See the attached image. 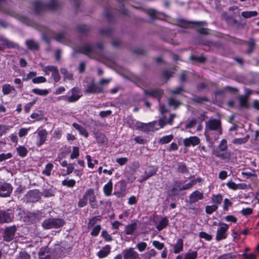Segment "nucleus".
I'll return each instance as SVG.
<instances>
[{
  "mask_svg": "<svg viewBox=\"0 0 259 259\" xmlns=\"http://www.w3.org/2000/svg\"><path fill=\"white\" fill-rule=\"evenodd\" d=\"M103 48V45L101 43H99L97 46L85 43L78 49V51L91 58L99 59L98 56Z\"/></svg>",
  "mask_w": 259,
  "mask_h": 259,
  "instance_id": "f257e3e1",
  "label": "nucleus"
},
{
  "mask_svg": "<svg viewBox=\"0 0 259 259\" xmlns=\"http://www.w3.org/2000/svg\"><path fill=\"white\" fill-rule=\"evenodd\" d=\"M59 6L58 0H50L47 5H43L40 1H36L33 4L34 13L39 14L45 10H55Z\"/></svg>",
  "mask_w": 259,
  "mask_h": 259,
  "instance_id": "f03ea898",
  "label": "nucleus"
},
{
  "mask_svg": "<svg viewBox=\"0 0 259 259\" xmlns=\"http://www.w3.org/2000/svg\"><path fill=\"white\" fill-rule=\"evenodd\" d=\"M205 130L206 132H214L215 133L214 139L217 140L219 137L222 134L221 120L217 119H210L206 122Z\"/></svg>",
  "mask_w": 259,
  "mask_h": 259,
  "instance_id": "7ed1b4c3",
  "label": "nucleus"
},
{
  "mask_svg": "<svg viewBox=\"0 0 259 259\" xmlns=\"http://www.w3.org/2000/svg\"><path fill=\"white\" fill-rule=\"evenodd\" d=\"M137 128L144 132H153L162 127V119L160 118L158 122L153 121L148 123L137 122L136 123Z\"/></svg>",
  "mask_w": 259,
  "mask_h": 259,
  "instance_id": "20e7f679",
  "label": "nucleus"
},
{
  "mask_svg": "<svg viewBox=\"0 0 259 259\" xmlns=\"http://www.w3.org/2000/svg\"><path fill=\"white\" fill-rule=\"evenodd\" d=\"M196 184V181L194 179L185 185H183L180 182H176L172 189L168 191V194L170 195H177L180 191L189 189Z\"/></svg>",
  "mask_w": 259,
  "mask_h": 259,
  "instance_id": "39448f33",
  "label": "nucleus"
},
{
  "mask_svg": "<svg viewBox=\"0 0 259 259\" xmlns=\"http://www.w3.org/2000/svg\"><path fill=\"white\" fill-rule=\"evenodd\" d=\"M62 219L58 218H50L45 220L42 223V227L45 229L58 228L64 225Z\"/></svg>",
  "mask_w": 259,
  "mask_h": 259,
  "instance_id": "423d86ee",
  "label": "nucleus"
},
{
  "mask_svg": "<svg viewBox=\"0 0 259 259\" xmlns=\"http://www.w3.org/2000/svg\"><path fill=\"white\" fill-rule=\"evenodd\" d=\"M7 14L10 15L12 17L16 18L17 20L19 21L20 22H22V23L30 26H35V23L31 19H30L29 18L27 17L26 16L16 13L14 12H5Z\"/></svg>",
  "mask_w": 259,
  "mask_h": 259,
  "instance_id": "0eeeda50",
  "label": "nucleus"
},
{
  "mask_svg": "<svg viewBox=\"0 0 259 259\" xmlns=\"http://www.w3.org/2000/svg\"><path fill=\"white\" fill-rule=\"evenodd\" d=\"M229 227V225L225 223H221L219 224L215 236V240L217 241H220L227 237V232Z\"/></svg>",
  "mask_w": 259,
  "mask_h": 259,
  "instance_id": "6e6552de",
  "label": "nucleus"
},
{
  "mask_svg": "<svg viewBox=\"0 0 259 259\" xmlns=\"http://www.w3.org/2000/svg\"><path fill=\"white\" fill-rule=\"evenodd\" d=\"M115 191L114 194L117 197H122L125 196L126 190V184L124 181H120L115 185Z\"/></svg>",
  "mask_w": 259,
  "mask_h": 259,
  "instance_id": "1a4fd4ad",
  "label": "nucleus"
},
{
  "mask_svg": "<svg viewBox=\"0 0 259 259\" xmlns=\"http://www.w3.org/2000/svg\"><path fill=\"white\" fill-rule=\"evenodd\" d=\"M40 198L38 190H30L24 196V199L27 202H35Z\"/></svg>",
  "mask_w": 259,
  "mask_h": 259,
  "instance_id": "9d476101",
  "label": "nucleus"
},
{
  "mask_svg": "<svg viewBox=\"0 0 259 259\" xmlns=\"http://www.w3.org/2000/svg\"><path fill=\"white\" fill-rule=\"evenodd\" d=\"M17 229L15 226L7 227L3 235L4 240L10 242L13 239Z\"/></svg>",
  "mask_w": 259,
  "mask_h": 259,
  "instance_id": "9b49d317",
  "label": "nucleus"
},
{
  "mask_svg": "<svg viewBox=\"0 0 259 259\" xmlns=\"http://www.w3.org/2000/svg\"><path fill=\"white\" fill-rule=\"evenodd\" d=\"M122 255L123 259H140L139 254L132 247L123 250Z\"/></svg>",
  "mask_w": 259,
  "mask_h": 259,
  "instance_id": "f8f14e48",
  "label": "nucleus"
},
{
  "mask_svg": "<svg viewBox=\"0 0 259 259\" xmlns=\"http://www.w3.org/2000/svg\"><path fill=\"white\" fill-rule=\"evenodd\" d=\"M85 196H87V200L89 201V203L93 208H96L98 207V204L96 201V196L94 193V191L92 189H89L85 192Z\"/></svg>",
  "mask_w": 259,
  "mask_h": 259,
  "instance_id": "ddd939ff",
  "label": "nucleus"
},
{
  "mask_svg": "<svg viewBox=\"0 0 259 259\" xmlns=\"http://www.w3.org/2000/svg\"><path fill=\"white\" fill-rule=\"evenodd\" d=\"M14 218L12 211L8 209V211H0V223L11 222Z\"/></svg>",
  "mask_w": 259,
  "mask_h": 259,
  "instance_id": "4468645a",
  "label": "nucleus"
},
{
  "mask_svg": "<svg viewBox=\"0 0 259 259\" xmlns=\"http://www.w3.org/2000/svg\"><path fill=\"white\" fill-rule=\"evenodd\" d=\"M13 190L12 186L8 183L0 184V196L3 197H8Z\"/></svg>",
  "mask_w": 259,
  "mask_h": 259,
  "instance_id": "2eb2a0df",
  "label": "nucleus"
},
{
  "mask_svg": "<svg viewBox=\"0 0 259 259\" xmlns=\"http://www.w3.org/2000/svg\"><path fill=\"white\" fill-rule=\"evenodd\" d=\"M85 92L87 93L98 94L103 92V89L99 85L92 82L89 84L85 90Z\"/></svg>",
  "mask_w": 259,
  "mask_h": 259,
  "instance_id": "dca6fc26",
  "label": "nucleus"
},
{
  "mask_svg": "<svg viewBox=\"0 0 259 259\" xmlns=\"http://www.w3.org/2000/svg\"><path fill=\"white\" fill-rule=\"evenodd\" d=\"M200 143V139L196 136H191L184 139V145L186 147L195 146Z\"/></svg>",
  "mask_w": 259,
  "mask_h": 259,
  "instance_id": "f3484780",
  "label": "nucleus"
},
{
  "mask_svg": "<svg viewBox=\"0 0 259 259\" xmlns=\"http://www.w3.org/2000/svg\"><path fill=\"white\" fill-rule=\"evenodd\" d=\"M52 253L47 247H41L38 252L39 259H52Z\"/></svg>",
  "mask_w": 259,
  "mask_h": 259,
  "instance_id": "a211bd4d",
  "label": "nucleus"
},
{
  "mask_svg": "<svg viewBox=\"0 0 259 259\" xmlns=\"http://www.w3.org/2000/svg\"><path fill=\"white\" fill-rule=\"evenodd\" d=\"M47 136V132L46 130L42 129L37 133V140L36 143L38 147H40L44 144L46 141Z\"/></svg>",
  "mask_w": 259,
  "mask_h": 259,
  "instance_id": "6ab92c4d",
  "label": "nucleus"
},
{
  "mask_svg": "<svg viewBox=\"0 0 259 259\" xmlns=\"http://www.w3.org/2000/svg\"><path fill=\"white\" fill-rule=\"evenodd\" d=\"M203 194L202 192L196 190L190 195L189 202L190 203H194L203 199Z\"/></svg>",
  "mask_w": 259,
  "mask_h": 259,
  "instance_id": "aec40b11",
  "label": "nucleus"
},
{
  "mask_svg": "<svg viewBox=\"0 0 259 259\" xmlns=\"http://www.w3.org/2000/svg\"><path fill=\"white\" fill-rule=\"evenodd\" d=\"M72 95L67 98V101L69 102H74L77 101L80 97L79 95L80 91L78 88H74L71 91Z\"/></svg>",
  "mask_w": 259,
  "mask_h": 259,
  "instance_id": "412c9836",
  "label": "nucleus"
},
{
  "mask_svg": "<svg viewBox=\"0 0 259 259\" xmlns=\"http://www.w3.org/2000/svg\"><path fill=\"white\" fill-rule=\"evenodd\" d=\"M137 228V223L135 221H132L130 224L125 226V233L126 235H132Z\"/></svg>",
  "mask_w": 259,
  "mask_h": 259,
  "instance_id": "4be33fe9",
  "label": "nucleus"
},
{
  "mask_svg": "<svg viewBox=\"0 0 259 259\" xmlns=\"http://www.w3.org/2000/svg\"><path fill=\"white\" fill-rule=\"evenodd\" d=\"M27 48L31 51H35L39 49V44L33 39H28L25 41Z\"/></svg>",
  "mask_w": 259,
  "mask_h": 259,
  "instance_id": "5701e85b",
  "label": "nucleus"
},
{
  "mask_svg": "<svg viewBox=\"0 0 259 259\" xmlns=\"http://www.w3.org/2000/svg\"><path fill=\"white\" fill-rule=\"evenodd\" d=\"M110 250L111 246L109 245H106L97 253V255L100 258H104L110 253Z\"/></svg>",
  "mask_w": 259,
  "mask_h": 259,
  "instance_id": "b1692460",
  "label": "nucleus"
},
{
  "mask_svg": "<svg viewBox=\"0 0 259 259\" xmlns=\"http://www.w3.org/2000/svg\"><path fill=\"white\" fill-rule=\"evenodd\" d=\"M0 43L8 48H17L18 47V44L3 37H0Z\"/></svg>",
  "mask_w": 259,
  "mask_h": 259,
  "instance_id": "393cba45",
  "label": "nucleus"
},
{
  "mask_svg": "<svg viewBox=\"0 0 259 259\" xmlns=\"http://www.w3.org/2000/svg\"><path fill=\"white\" fill-rule=\"evenodd\" d=\"M145 94L146 95L151 96L153 98H155L159 101L161 96V91L157 90H151L149 91H145Z\"/></svg>",
  "mask_w": 259,
  "mask_h": 259,
  "instance_id": "a878e982",
  "label": "nucleus"
},
{
  "mask_svg": "<svg viewBox=\"0 0 259 259\" xmlns=\"http://www.w3.org/2000/svg\"><path fill=\"white\" fill-rule=\"evenodd\" d=\"M72 126L75 130L79 132V133L80 135L84 136L85 138L88 137V132L83 126L76 123H73L72 124Z\"/></svg>",
  "mask_w": 259,
  "mask_h": 259,
  "instance_id": "bb28decb",
  "label": "nucleus"
},
{
  "mask_svg": "<svg viewBox=\"0 0 259 259\" xmlns=\"http://www.w3.org/2000/svg\"><path fill=\"white\" fill-rule=\"evenodd\" d=\"M54 38L57 41L63 44H65L67 41V35L64 32L56 33Z\"/></svg>",
  "mask_w": 259,
  "mask_h": 259,
  "instance_id": "cd10ccee",
  "label": "nucleus"
},
{
  "mask_svg": "<svg viewBox=\"0 0 259 259\" xmlns=\"http://www.w3.org/2000/svg\"><path fill=\"white\" fill-rule=\"evenodd\" d=\"M174 252L178 253L182 251L183 249V241L182 239L179 238L177 240L176 244L174 245Z\"/></svg>",
  "mask_w": 259,
  "mask_h": 259,
  "instance_id": "c85d7f7f",
  "label": "nucleus"
},
{
  "mask_svg": "<svg viewBox=\"0 0 259 259\" xmlns=\"http://www.w3.org/2000/svg\"><path fill=\"white\" fill-rule=\"evenodd\" d=\"M113 185L111 180H109L108 182L103 187V192L105 196H109L111 195L112 191Z\"/></svg>",
  "mask_w": 259,
  "mask_h": 259,
  "instance_id": "c756f323",
  "label": "nucleus"
},
{
  "mask_svg": "<svg viewBox=\"0 0 259 259\" xmlns=\"http://www.w3.org/2000/svg\"><path fill=\"white\" fill-rule=\"evenodd\" d=\"M227 186L230 189H231L234 190H236L238 189H243L246 187V184H236V183H235L234 182H233L232 181H228L227 183Z\"/></svg>",
  "mask_w": 259,
  "mask_h": 259,
  "instance_id": "7c9ffc66",
  "label": "nucleus"
},
{
  "mask_svg": "<svg viewBox=\"0 0 259 259\" xmlns=\"http://www.w3.org/2000/svg\"><path fill=\"white\" fill-rule=\"evenodd\" d=\"M15 91L14 87L9 84H5L2 87V92L5 95H9Z\"/></svg>",
  "mask_w": 259,
  "mask_h": 259,
  "instance_id": "2f4dec72",
  "label": "nucleus"
},
{
  "mask_svg": "<svg viewBox=\"0 0 259 259\" xmlns=\"http://www.w3.org/2000/svg\"><path fill=\"white\" fill-rule=\"evenodd\" d=\"M61 73L63 75L64 80H73V74L68 72L67 69L65 68H62L60 69Z\"/></svg>",
  "mask_w": 259,
  "mask_h": 259,
  "instance_id": "473e14b6",
  "label": "nucleus"
},
{
  "mask_svg": "<svg viewBox=\"0 0 259 259\" xmlns=\"http://www.w3.org/2000/svg\"><path fill=\"white\" fill-rule=\"evenodd\" d=\"M195 24L199 27L197 30L200 33L204 34L208 33V30L202 27L206 25L205 22H196Z\"/></svg>",
  "mask_w": 259,
  "mask_h": 259,
  "instance_id": "72a5a7b5",
  "label": "nucleus"
},
{
  "mask_svg": "<svg viewBox=\"0 0 259 259\" xmlns=\"http://www.w3.org/2000/svg\"><path fill=\"white\" fill-rule=\"evenodd\" d=\"M32 92L36 95L41 96H46L49 93V90L47 89L42 90L35 88L32 90Z\"/></svg>",
  "mask_w": 259,
  "mask_h": 259,
  "instance_id": "f704fd0d",
  "label": "nucleus"
},
{
  "mask_svg": "<svg viewBox=\"0 0 259 259\" xmlns=\"http://www.w3.org/2000/svg\"><path fill=\"white\" fill-rule=\"evenodd\" d=\"M54 167L52 163H48L46 164L45 169L42 170V174L47 176H50L51 174V171Z\"/></svg>",
  "mask_w": 259,
  "mask_h": 259,
  "instance_id": "c9c22d12",
  "label": "nucleus"
},
{
  "mask_svg": "<svg viewBox=\"0 0 259 259\" xmlns=\"http://www.w3.org/2000/svg\"><path fill=\"white\" fill-rule=\"evenodd\" d=\"M16 150L18 155L22 157L26 156L28 153L27 148L23 146H19Z\"/></svg>",
  "mask_w": 259,
  "mask_h": 259,
  "instance_id": "e433bc0d",
  "label": "nucleus"
},
{
  "mask_svg": "<svg viewBox=\"0 0 259 259\" xmlns=\"http://www.w3.org/2000/svg\"><path fill=\"white\" fill-rule=\"evenodd\" d=\"M257 15V12L255 11H244L241 13V16L244 18H249L255 17Z\"/></svg>",
  "mask_w": 259,
  "mask_h": 259,
  "instance_id": "4c0bfd02",
  "label": "nucleus"
},
{
  "mask_svg": "<svg viewBox=\"0 0 259 259\" xmlns=\"http://www.w3.org/2000/svg\"><path fill=\"white\" fill-rule=\"evenodd\" d=\"M236 257V255L233 252H229L219 256L217 259H235Z\"/></svg>",
  "mask_w": 259,
  "mask_h": 259,
  "instance_id": "58836bf2",
  "label": "nucleus"
},
{
  "mask_svg": "<svg viewBox=\"0 0 259 259\" xmlns=\"http://www.w3.org/2000/svg\"><path fill=\"white\" fill-rule=\"evenodd\" d=\"M62 185L64 186H67L69 188H72L75 185V181L73 179H65L62 182Z\"/></svg>",
  "mask_w": 259,
  "mask_h": 259,
  "instance_id": "ea45409f",
  "label": "nucleus"
},
{
  "mask_svg": "<svg viewBox=\"0 0 259 259\" xmlns=\"http://www.w3.org/2000/svg\"><path fill=\"white\" fill-rule=\"evenodd\" d=\"M156 171L153 167H149L145 170V174L146 176L143 179L145 180L150 177L152 176L155 173Z\"/></svg>",
  "mask_w": 259,
  "mask_h": 259,
  "instance_id": "a19ab883",
  "label": "nucleus"
},
{
  "mask_svg": "<svg viewBox=\"0 0 259 259\" xmlns=\"http://www.w3.org/2000/svg\"><path fill=\"white\" fill-rule=\"evenodd\" d=\"M248 98L246 96H242L239 98L240 105L242 107L248 108Z\"/></svg>",
  "mask_w": 259,
  "mask_h": 259,
  "instance_id": "79ce46f5",
  "label": "nucleus"
},
{
  "mask_svg": "<svg viewBox=\"0 0 259 259\" xmlns=\"http://www.w3.org/2000/svg\"><path fill=\"white\" fill-rule=\"evenodd\" d=\"M42 195L45 197H50L54 195V191L53 188L46 189L44 190Z\"/></svg>",
  "mask_w": 259,
  "mask_h": 259,
  "instance_id": "37998d69",
  "label": "nucleus"
},
{
  "mask_svg": "<svg viewBox=\"0 0 259 259\" xmlns=\"http://www.w3.org/2000/svg\"><path fill=\"white\" fill-rule=\"evenodd\" d=\"M30 255L26 251H21L14 259H30Z\"/></svg>",
  "mask_w": 259,
  "mask_h": 259,
  "instance_id": "c03bdc74",
  "label": "nucleus"
},
{
  "mask_svg": "<svg viewBox=\"0 0 259 259\" xmlns=\"http://www.w3.org/2000/svg\"><path fill=\"white\" fill-rule=\"evenodd\" d=\"M223 198L221 195H213L212 197V201L214 203V205L217 206L220 204L222 202Z\"/></svg>",
  "mask_w": 259,
  "mask_h": 259,
  "instance_id": "a18cd8bd",
  "label": "nucleus"
},
{
  "mask_svg": "<svg viewBox=\"0 0 259 259\" xmlns=\"http://www.w3.org/2000/svg\"><path fill=\"white\" fill-rule=\"evenodd\" d=\"M79 154V148L77 147H73L72 152L70 155V158L74 159L78 157Z\"/></svg>",
  "mask_w": 259,
  "mask_h": 259,
  "instance_id": "49530a36",
  "label": "nucleus"
},
{
  "mask_svg": "<svg viewBox=\"0 0 259 259\" xmlns=\"http://www.w3.org/2000/svg\"><path fill=\"white\" fill-rule=\"evenodd\" d=\"M197 257V251L189 252L185 254L184 259H196Z\"/></svg>",
  "mask_w": 259,
  "mask_h": 259,
  "instance_id": "de8ad7c7",
  "label": "nucleus"
},
{
  "mask_svg": "<svg viewBox=\"0 0 259 259\" xmlns=\"http://www.w3.org/2000/svg\"><path fill=\"white\" fill-rule=\"evenodd\" d=\"M255 46V42L253 39H250L248 42H247V53L248 54H250L252 52Z\"/></svg>",
  "mask_w": 259,
  "mask_h": 259,
  "instance_id": "09e8293b",
  "label": "nucleus"
},
{
  "mask_svg": "<svg viewBox=\"0 0 259 259\" xmlns=\"http://www.w3.org/2000/svg\"><path fill=\"white\" fill-rule=\"evenodd\" d=\"M88 200L87 198V196H85V193L83 194L82 198H81L78 202V206L79 207H83L85 206L87 204Z\"/></svg>",
  "mask_w": 259,
  "mask_h": 259,
  "instance_id": "8fccbe9b",
  "label": "nucleus"
},
{
  "mask_svg": "<svg viewBox=\"0 0 259 259\" xmlns=\"http://www.w3.org/2000/svg\"><path fill=\"white\" fill-rule=\"evenodd\" d=\"M156 254V251L154 249H152L144 254V259H150L152 256H155Z\"/></svg>",
  "mask_w": 259,
  "mask_h": 259,
  "instance_id": "3c124183",
  "label": "nucleus"
},
{
  "mask_svg": "<svg viewBox=\"0 0 259 259\" xmlns=\"http://www.w3.org/2000/svg\"><path fill=\"white\" fill-rule=\"evenodd\" d=\"M217 205H207L205 207V211L208 214H211L214 211H216L218 209Z\"/></svg>",
  "mask_w": 259,
  "mask_h": 259,
  "instance_id": "603ef678",
  "label": "nucleus"
},
{
  "mask_svg": "<svg viewBox=\"0 0 259 259\" xmlns=\"http://www.w3.org/2000/svg\"><path fill=\"white\" fill-rule=\"evenodd\" d=\"M214 154L219 158H221L223 159H228L230 157V154L229 152H225L224 153H219V152H214Z\"/></svg>",
  "mask_w": 259,
  "mask_h": 259,
  "instance_id": "864d4df0",
  "label": "nucleus"
},
{
  "mask_svg": "<svg viewBox=\"0 0 259 259\" xmlns=\"http://www.w3.org/2000/svg\"><path fill=\"white\" fill-rule=\"evenodd\" d=\"M58 68L56 66H47L44 67V71L45 72L46 74H49V72H51L52 73L54 72Z\"/></svg>",
  "mask_w": 259,
  "mask_h": 259,
  "instance_id": "5fc2aeb1",
  "label": "nucleus"
},
{
  "mask_svg": "<svg viewBox=\"0 0 259 259\" xmlns=\"http://www.w3.org/2000/svg\"><path fill=\"white\" fill-rule=\"evenodd\" d=\"M37 99H34L31 102L28 103L26 104L24 107V111L26 113H28L29 112L31 108L35 104L36 102Z\"/></svg>",
  "mask_w": 259,
  "mask_h": 259,
  "instance_id": "6e6d98bb",
  "label": "nucleus"
},
{
  "mask_svg": "<svg viewBox=\"0 0 259 259\" xmlns=\"http://www.w3.org/2000/svg\"><path fill=\"white\" fill-rule=\"evenodd\" d=\"M227 141L225 139H223L219 145V149L222 151H225L227 150Z\"/></svg>",
  "mask_w": 259,
  "mask_h": 259,
  "instance_id": "4d7b16f0",
  "label": "nucleus"
},
{
  "mask_svg": "<svg viewBox=\"0 0 259 259\" xmlns=\"http://www.w3.org/2000/svg\"><path fill=\"white\" fill-rule=\"evenodd\" d=\"M174 72L171 70H165L164 72H163V80L164 79H168L169 77L172 76Z\"/></svg>",
  "mask_w": 259,
  "mask_h": 259,
  "instance_id": "13d9d810",
  "label": "nucleus"
},
{
  "mask_svg": "<svg viewBox=\"0 0 259 259\" xmlns=\"http://www.w3.org/2000/svg\"><path fill=\"white\" fill-rule=\"evenodd\" d=\"M201 238L204 239L207 241H210L212 239V236L204 232H201L199 234Z\"/></svg>",
  "mask_w": 259,
  "mask_h": 259,
  "instance_id": "bf43d9fd",
  "label": "nucleus"
},
{
  "mask_svg": "<svg viewBox=\"0 0 259 259\" xmlns=\"http://www.w3.org/2000/svg\"><path fill=\"white\" fill-rule=\"evenodd\" d=\"M101 227L99 225L95 226L94 228H93V231L91 233V235L93 236H97L99 234L101 230Z\"/></svg>",
  "mask_w": 259,
  "mask_h": 259,
  "instance_id": "052dcab7",
  "label": "nucleus"
},
{
  "mask_svg": "<svg viewBox=\"0 0 259 259\" xmlns=\"http://www.w3.org/2000/svg\"><path fill=\"white\" fill-rule=\"evenodd\" d=\"M101 235L106 241H111L112 240V237L108 234L106 230H103L102 232Z\"/></svg>",
  "mask_w": 259,
  "mask_h": 259,
  "instance_id": "680f3d73",
  "label": "nucleus"
},
{
  "mask_svg": "<svg viewBox=\"0 0 259 259\" xmlns=\"http://www.w3.org/2000/svg\"><path fill=\"white\" fill-rule=\"evenodd\" d=\"M148 14L150 16L152 19L157 18L158 13L153 9H149L147 11Z\"/></svg>",
  "mask_w": 259,
  "mask_h": 259,
  "instance_id": "e2e57ef3",
  "label": "nucleus"
},
{
  "mask_svg": "<svg viewBox=\"0 0 259 259\" xmlns=\"http://www.w3.org/2000/svg\"><path fill=\"white\" fill-rule=\"evenodd\" d=\"M46 81V79L43 76H38L32 79V82L34 83H44Z\"/></svg>",
  "mask_w": 259,
  "mask_h": 259,
  "instance_id": "0e129e2a",
  "label": "nucleus"
},
{
  "mask_svg": "<svg viewBox=\"0 0 259 259\" xmlns=\"http://www.w3.org/2000/svg\"><path fill=\"white\" fill-rule=\"evenodd\" d=\"M12 156V155L11 153H8L7 154L2 153V154H0V162H2L4 160L8 159L11 158Z\"/></svg>",
  "mask_w": 259,
  "mask_h": 259,
  "instance_id": "69168bd1",
  "label": "nucleus"
},
{
  "mask_svg": "<svg viewBox=\"0 0 259 259\" xmlns=\"http://www.w3.org/2000/svg\"><path fill=\"white\" fill-rule=\"evenodd\" d=\"M147 247V243L144 242H141L137 244V247L138 249L142 252Z\"/></svg>",
  "mask_w": 259,
  "mask_h": 259,
  "instance_id": "338daca9",
  "label": "nucleus"
},
{
  "mask_svg": "<svg viewBox=\"0 0 259 259\" xmlns=\"http://www.w3.org/2000/svg\"><path fill=\"white\" fill-rule=\"evenodd\" d=\"M52 76L56 82H58L60 80V76L58 69L52 73Z\"/></svg>",
  "mask_w": 259,
  "mask_h": 259,
  "instance_id": "774afa93",
  "label": "nucleus"
}]
</instances>
